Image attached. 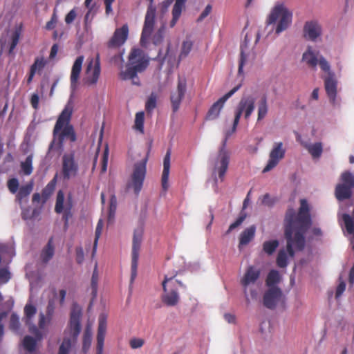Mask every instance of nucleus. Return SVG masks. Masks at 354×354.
<instances>
[{
  "label": "nucleus",
  "instance_id": "6e6552de",
  "mask_svg": "<svg viewBox=\"0 0 354 354\" xmlns=\"http://www.w3.org/2000/svg\"><path fill=\"white\" fill-rule=\"evenodd\" d=\"M100 73V59L97 53L95 58H89L88 60L83 78L84 84L89 87L95 86L98 82Z\"/></svg>",
  "mask_w": 354,
  "mask_h": 354
},
{
  "label": "nucleus",
  "instance_id": "58836bf2",
  "mask_svg": "<svg viewBox=\"0 0 354 354\" xmlns=\"http://www.w3.org/2000/svg\"><path fill=\"white\" fill-rule=\"evenodd\" d=\"M117 209V198L115 195H111L109 203L108 222L111 223L113 221L115 214Z\"/></svg>",
  "mask_w": 354,
  "mask_h": 354
},
{
  "label": "nucleus",
  "instance_id": "473e14b6",
  "mask_svg": "<svg viewBox=\"0 0 354 354\" xmlns=\"http://www.w3.org/2000/svg\"><path fill=\"white\" fill-rule=\"evenodd\" d=\"M243 289L245 301L248 305H250L252 301L257 300L258 291L254 285H248V288L243 287Z\"/></svg>",
  "mask_w": 354,
  "mask_h": 354
},
{
  "label": "nucleus",
  "instance_id": "4d7b16f0",
  "mask_svg": "<svg viewBox=\"0 0 354 354\" xmlns=\"http://www.w3.org/2000/svg\"><path fill=\"white\" fill-rule=\"evenodd\" d=\"M261 200V204L269 207H272L277 201V198H272L269 194H266L262 197L259 198Z\"/></svg>",
  "mask_w": 354,
  "mask_h": 354
},
{
  "label": "nucleus",
  "instance_id": "49530a36",
  "mask_svg": "<svg viewBox=\"0 0 354 354\" xmlns=\"http://www.w3.org/2000/svg\"><path fill=\"white\" fill-rule=\"evenodd\" d=\"M288 254L286 250H281L277 258V266L280 268H285L287 266Z\"/></svg>",
  "mask_w": 354,
  "mask_h": 354
},
{
  "label": "nucleus",
  "instance_id": "f03ea898",
  "mask_svg": "<svg viewBox=\"0 0 354 354\" xmlns=\"http://www.w3.org/2000/svg\"><path fill=\"white\" fill-rule=\"evenodd\" d=\"M72 111L73 107L69 102L58 117L53 131V140L48 149V156L61 155L64 149V142L66 140H69L72 142L76 140L73 127L70 124Z\"/></svg>",
  "mask_w": 354,
  "mask_h": 354
},
{
  "label": "nucleus",
  "instance_id": "b1692460",
  "mask_svg": "<svg viewBox=\"0 0 354 354\" xmlns=\"http://www.w3.org/2000/svg\"><path fill=\"white\" fill-rule=\"evenodd\" d=\"M171 149H168L163 159V170L162 174L161 184L162 189L166 192L169 187V176L170 171Z\"/></svg>",
  "mask_w": 354,
  "mask_h": 354
},
{
  "label": "nucleus",
  "instance_id": "20e7f679",
  "mask_svg": "<svg viewBox=\"0 0 354 354\" xmlns=\"http://www.w3.org/2000/svg\"><path fill=\"white\" fill-rule=\"evenodd\" d=\"M270 29L266 37L274 31L279 35L288 28V8L283 2L277 1L271 9L266 20V29Z\"/></svg>",
  "mask_w": 354,
  "mask_h": 354
},
{
  "label": "nucleus",
  "instance_id": "c03bdc74",
  "mask_svg": "<svg viewBox=\"0 0 354 354\" xmlns=\"http://www.w3.org/2000/svg\"><path fill=\"white\" fill-rule=\"evenodd\" d=\"M102 227H103V223H102V221L100 219V220H99L97 227H96V229H95V240H94L93 247V250H92V256L93 257L96 253L97 243H98V240H99L101 233H102Z\"/></svg>",
  "mask_w": 354,
  "mask_h": 354
},
{
  "label": "nucleus",
  "instance_id": "2f4dec72",
  "mask_svg": "<svg viewBox=\"0 0 354 354\" xmlns=\"http://www.w3.org/2000/svg\"><path fill=\"white\" fill-rule=\"evenodd\" d=\"M5 255H8L10 258L9 261L7 262L8 265L11 262L12 258L15 255V249L11 245L0 243V266L1 265Z\"/></svg>",
  "mask_w": 354,
  "mask_h": 354
},
{
  "label": "nucleus",
  "instance_id": "dca6fc26",
  "mask_svg": "<svg viewBox=\"0 0 354 354\" xmlns=\"http://www.w3.org/2000/svg\"><path fill=\"white\" fill-rule=\"evenodd\" d=\"M84 59V57L83 55L78 56L71 68V73L70 76V81H71V96L70 98L71 99L75 93V91L77 90L78 85H79V78L80 75L82 71V64Z\"/></svg>",
  "mask_w": 354,
  "mask_h": 354
},
{
  "label": "nucleus",
  "instance_id": "a19ab883",
  "mask_svg": "<svg viewBox=\"0 0 354 354\" xmlns=\"http://www.w3.org/2000/svg\"><path fill=\"white\" fill-rule=\"evenodd\" d=\"M144 120H145L144 112L143 111L138 112L136 114L134 127L137 131H140L142 133L144 132Z\"/></svg>",
  "mask_w": 354,
  "mask_h": 354
},
{
  "label": "nucleus",
  "instance_id": "052dcab7",
  "mask_svg": "<svg viewBox=\"0 0 354 354\" xmlns=\"http://www.w3.org/2000/svg\"><path fill=\"white\" fill-rule=\"evenodd\" d=\"M144 229L142 226H139L135 229L133 236V242L142 243Z\"/></svg>",
  "mask_w": 354,
  "mask_h": 354
},
{
  "label": "nucleus",
  "instance_id": "f8f14e48",
  "mask_svg": "<svg viewBox=\"0 0 354 354\" xmlns=\"http://www.w3.org/2000/svg\"><path fill=\"white\" fill-rule=\"evenodd\" d=\"M78 164L75 160L74 152L64 153L62 156V174L64 180L76 176L78 172Z\"/></svg>",
  "mask_w": 354,
  "mask_h": 354
},
{
  "label": "nucleus",
  "instance_id": "412c9836",
  "mask_svg": "<svg viewBox=\"0 0 354 354\" xmlns=\"http://www.w3.org/2000/svg\"><path fill=\"white\" fill-rule=\"evenodd\" d=\"M173 277H168L166 275L165 279L162 283V288L165 294L162 295V301L167 306H175L179 300V295L175 290H172L170 292L167 291V283L172 279Z\"/></svg>",
  "mask_w": 354,
  "mask_h": 354
},
{
  "label": "nucleus",
  "instance_id": "69168bd1",
  "mask_svg": "<svg viewBox=\"0 0 354 354\" xmlns=\"http://www.w3.org/2000/svg\"><path fill=\"white\" fill-rule=\"evenodd\" d=\"M318 64L321 69L324 72H330V66L327 60L322 56L320 55L318 59Z\"/></svg>",
  "mask_w": 354,
  "mask_h": 354
},
{
  "label": "nucleus",
  "instance_id": "e433bc0d",
  "mask_svg": "<svg viewBox=\"0 0 354 354\" xmlns=\"http://www.w3.org/2000/svg\"><path fill=\"white\" fill-rule=\"evenodd\" d=\"M92 340V331L91 326L88 324L86 327L83 337V346L82 349L86 352L91 346Z\"/></svg>",
  "mask_w": 354,
  "mask_h": 354
},
{
  "label": "nucleus",
  "instance_id": "680f3d73",
  "mask_svg": "<svg viewBox=\"0 0 354 354\" xmlns=\"http://www.w3.org/2000/svg\"><path fill=\"white\" fill-rule=\"evenodd\" d=\"M141 243L139 242H133L132 243V252H131V260L139 259V252L141 247Z\"/></svg>",
  "mask_w": 354,
  "mask_h": 354
},
{
  "label": "nucleus",
  "instance_id": "864d4df0",
  "mask_svg": "<svg viewBox=\"0 0 354 354\" xmlns=\"http://www.w3.org/2000/svg\"><path fill=\"white\" fill-rule=\"evenodd\" d=\"M97 280H98V272L97 264L95 266V268L92 274L91 279V288H92V295L93 297H95L97 295Z\"/></svg>",
  "mask_w": 354,
  "mask_h": 354
},
{
  "label": "nucleus",
  "instance_id": "37998d69",
  "mask_svg": "<svg viewBox=\"0 0 354 354\" xmlns=\"http://www.w3.org/2000/svg\"><path fill=\"white\" fill-rule=\"evenodd\" d=\"M307 149L313 158H319L322 153V145L317 142L307 146Z\"/></svg>",
  "mask_w": 354,
  "mask_h": 354
},
{
  "label": "nucleus",
  "instance_id": "338daca9",
  "mask_svg": "<svg viewBox=\"0 0 354 354\" xmlns=\"http://www.w3.org/2000/svg\"><path fill=\"white\" fill-rule=\"evenodd\" d=\"M55 308V306L54 300L53 299L49 300L48 306H47V309H46V317H47L48 322L51 319V318L53 315Z\"/></svg>",
  "mask_w": 354,
  "mask_h": 354
},
{
  "label": "nucleus",
  "instance_id": "a18cd8bd",
  "mask_svg": "<svg viewBox=\"0 0 354 354\" xmlns=\"http://www.w3.org/2000/svg\"><path fill=\"white\" fill-rule=\"evenodd\" d=\"M165 28V24H162L154 35L151 37L153 44L158 45L162 41Z\"/></svg>",
  "mask_w": 354,
  "mask_h": 354
},
{
  "label": "nucleus",
  "instance_id": "72a5a7b5",
  "mask_svg": "<svg viewBox=\"0 0 354 354\" xmlns=\"http://www.w3.org/2000/svg\"><path fill=\"white\" fill-rule=\"evenodd\" d=\"M281 281V275L278 271L272 270L269 272L266 281V286L268 288L272 287H278L277 284Z\"/></svg>",
  "mask_w": 354,
  "mask_h": 354
},
{
  "label": "nucleus",
  "instance_id": "c756f323",
  "mask_svg": "<svg viewBox=\"0 0 354 354\" xmlns=\"http://www.w3.org/2000/svg\"><path fill=\"white\" fill-rule=\"evenodd\" d=\"M256 232L255 225H251L249 227L246 228L242 233L240 234L239 238V245H245L248 244L254 237Z\"/></svg>",
  "mask_w": 354,
  "mask_h": 354
},
{
  "label": "nucleus",
  "instance_id": "6ab92c4d",
  "mask_svg": "<svg viewBox=\"0 0 354 354\" xmlns=\"http://www.w3.org/2000/svg\"><path fill=\"white\" fill-rule=\"evenodd\" d=\"M128 35L129 28L127 24H124L121 28H117L108 43L109 47H117L123 45L127 39Z\"/></svg>",
  "mask_w": 354,
  "mask_h": 354
},
{
  "label": "nucleus",
  "instance_id": "79ce46f5",
  "mask_svg": "<svg viewBox=\"0 0 354 354\" xmlns=\"http://www.w3.org/2000/svg\"><path fill=\"white\" fill-rule=\"evenodd\" d=\"M247 45V37L245 39V44L241 46V58L239 65L238 73L241 75L243 73V66L246 63L247 55L245 50V46Z\"/></svg>",
  "mask_w": 354,
  "mask_h": 354
},
{
  "label": "nucleus",
  "instance_id": "5701e85b",
  "mask_svg": "<svg viewBox=\"0 0 354 354\" xmlns=\"http://www.w3.org/2000/svg\"><path fill=\"white\" fill-rule=\"evenodd\" d=\"M64 194L62 190H59L57 194L56 203L55 211L57 214L62 213L64 210L71 212L73 207V199L71 195L67 198L66 202L64 205Z\"/></svg>",
  "mask_w": 354,
  "mask_h": 354
},
{
  "label": "nucleus",
  "instance_id": "c85d7f7f",
  "mask_svg": "<svg viewBox=\"0 0 354 354\" xmlns=\"http://www.w3.org/2000/svg\"><path fill=\"white\" fill-rule=\"evenodd\" d=\"M342 220L344 221L346 232L348 234L352 235V237L350 239V244L352 250H354V218L348 214H344L342 215Z\"/></svg>",
  "mask_w": 354,
  "mask_h": 354
},
{
  "label": "nucleus",
  "instance_id": "f3484780",
  "mask_svg": "<svg viewBox=\"0 0 354 354\" xmlns=\"http://www.w3.org/2000/svg\"><path fill=\"white\" fill-rule=\"evenodd\" d=\"M282 297V292L278 287L268 288L263 295V304L269 309H274Z\"/></svg>",
  "mask_w": 354,
  "mask_h": 354
},
{
  "label": "nucleus",
  "instance_id": "5fc2aeb1",
  "mask_svg": "<svg viewBox=\"0 0 354 354\" xmlns=\"http://www.w3.org/2000/svg\"><path fill=\"white\" fill-rule=\"evenodd\" d=\"M46 62L43 57H37L35 59V62L31 66L30 69L34 71L35 73L41 71L45 66Z\"/></svg>",
  "mask_w": 354,
  "mask_h": 354
},
{
  "label": "nucleus",
  "instance_id": "3c124183",
  "mask_svg": "<svg viewBox=\"0 0 354 354\" xmlns=\"http://www.w3.org/2000/svg\"><path fill=\"white\" fill-rule=\"evenodd\" d=\"M71 348V341L65 337L59 346L58 354H69Z\"/></svg>",
  "mask_w": 354,
  "mask_h": 354
},
{
  "label": "nucleus",
  "instance_id": "9d476101",
  "mask_svg": "<svg viewBox=\"0 0 354 354\" xmlns=\"http://www.w3.org/2000/svg\"><path fill=\"white\" fill-rule=\"evenodd\" d=\"M226 140L227 138L223 141L222 146L218 151V155L213 160V174L218 173V178L221 181L223 180L230 162V153L225 148Z\"/></svg>",
  "mask_w": 354,
  "mask_h": 354
},
{
  "label": "nucleus",
  "instance_id": "f257e3e1",
  "mask_svg": "<svg viewBox=\"0 0 354 354\" xmlns=\"http://www.w3.org/2000/svg\"><path fill=\"white\" fill-rule=\"evenodd\" d=\"M312 225L310 207L306 199L300 200V207L293 221L289 217V257H293L295 250L301 251L305 246L304 235Z\"/></svg>",
  "mask_w": 354,
  "mask_h": 354
},
{
  "label": "nucleus",
  "instance_id": "4be33fe9",
  "mask_svg": "<svg viewBox=\"0 0 354 354\" xmlns=\"http://www.w3.org/2000/svg\"><path fill=\"white\" fill-rule=\"evenodd\" d=\"M260 277V270L253 266L248 267L240 283L243 287L248 288V285H254Z\"/></svg>",
  "mask_w": 354,
  "mask_h": 354
},
{
  "label": "nucleus",
  "instance_id": "f704fd0d",
  "mask_svg": "<svg viewBox=\"0 0 354 354\" xmlns=\"http://www.w3.org/2000/svg\"><path fill=\"white\" fill-rule=\"evenodd\" d=\"M258 116H257V122H260L266 116L268 112V106L267 104V100L265 96H263L261 100L258 103Z\"/></svg>",
  "mask_w": 354,
  "mask_h": 354
},
{
  "label": "nucleus",
  "instance_id": "603ef678",
  "mask_svg": "<svg viewBox=\"0 0 354 354\" xmlns=\"http://www.w3.org/2000/svg\"><path fill=\"white\" fill-rule=\"evenodd\" d=\"M11 277V273L9 271V268L6 266L0 268V282L6 283L9 281Z\"/></svg>",
  "mask_w": 354,
  "mask_h": 354
},
{
  "label": "nucleus",
  "instance_id": "09e8293b",
  "mask_svg": "<svg viewBox=\"0 0 354 354\" xmlns=\"http://www.w3.org/2000/svg\"><path fill=\"white\" fill-rule=\"evenodd\" d=\"M157 96L154 93H151L149 96L146 104L145 109L147 112H151L156 106Z\"/></svg>",
  "mask_w": 354,
  "mask_h": 354
},
{
  "label": "nucleus",
  "instance_id": "6e6d98bb",
  "mask_svg": "<svg viewBox=\"0 0 354 354\" xmlns=\"http://www.w3.org/2000/svg\"><path fill=\"white\" fill-rule=\"evenodd\" d=\"M10 328L15 332H17L20 328L19 317L16 313H12L10 317Z\"/></svg>",
  "mask_w": 354,
  "mask_h": 354
},
{
  "label": "nucleus",
  "instance_id": "393cba45",
  "mask_svg": "<svg viewBox=\"0 0 354 354\" xmlns=\"http://www.w3.org/2000/svg\"><path fill=\"white\" fill-rule=\"evenodd\" d=\"M320 55L319 50L313 49L311 46H308L306 50L303 53L302 60L309 67L315 68L318 64V59Z\"/></svg>",
  "mask_w": 354,
  "mask_h": 354
},
{
  "label": "nucleus",
  "instance_id": "e2e57ef3",
  "mask_svg": "<svg viewBox=\"0 0 354 354\" xmlns=\"http://www.w3.org/2000/svg\"><path fill=\"white\" fill-rule=\"evenodd\" d=\"M245 218L246 215L245 214L240 215L239 217L230 225L229 229L227 231V233H230L231 231L234 230L235 228L241 225L245 219Z\"/></svg>",
  "mask_w": 354,
  "mask_h": 354
},
{
  "label": "nucleus",
  "instance_id": "7ed1b4c3",
  "mask_svg": "<svg viewBox=\"0 0 354 354\" xmlns=\"http://www.w3.org/2000/svg\"><path fill=\"white\" fill-rule=\"evenodd\" d=\"M112 61L114 63H120L121 70L119 77L122 80H131L133 85H140V80L138 73L144 71L149 65L148 56L140 49H133L129 56V62L126 68H122V64L124 62L123 53L115 55L113 57Z\"/></svg>",
  "mask_w": 354,
  "mask_h": 354
},
{
  "label": "nucleus",
  "instance_id": "1a4fd4ad",
  "mask_svg": "<svg viewBox=\"0 0 354 354\" xmlns=\"http://www.w3.org/2000/svg\"><path fill=\"white\" fill-rule=\"evenodd\" d=\"M156 12V7L151 3L149 4L145 15L144 25L140 37V44L143 47H147L154 30Z\"/></svg>",
  "mask_w": 354,
  "mask_h": 354
},
{
  "label": "nucleus",
  "instance_id": "bf43d9fd",
  "mask_svg": "<svg viewBox=\"0 0 354 354\" xmlns=\"http://www.w3.org/2000/svg\"><path fill=\"white\" fill-rule=\"evenodd\" d=\"M19 40V33L15 31L11 37V42L10 44L8 53L10 55L13 53L15 48H16Z\"/></svg>",
  "mask_w": 354,
  "mask_h": 354
},
{
  "label": "nucleus",
  "instance_id": "2eb2a0df",
  "mask_svg": "<svg viewBox=\"0 0 354 354\" xmlns=\"http://www.w3.org/2000/svg\"><path fill=\"white\" fill-rule=\"evenodd\" d=\"M285 154V149H283V143L275 142L273 145L269 155V160L267 165L263 169V173H266L274 168L279 161L283 158Z\"/></svg>",
  "mask_w": 354,
  "mask_h": 354
},
{
  "label": "nucleus",
  "instance_id": "13d9d810",
  "mask_svg": "<svg viewBox=\"0 0 354 354\" xmlns=\"http://www.w3.org/2000/svg\"><path fill=\"white\" fill-rule=\"evenodd\" d=\"M19 180L16 178H12L8 181L7 186L12 194H16L19 188Z\"/></svg>",
  "mask_w": 354,
  "mask_h": 354
},
{
  "label": "nucleus",
  "instance_id": "aec40b11",
  "mask_svg": "<svg viewBox=\"0 0 354 354\" xmlns=\"http://www.w3.org/2000/svg\"><path fill=\"white\" fill-rule=\"evenodd\" d=\"M304 34L308 39L315 41L322 34V27L317 21H306L304 27Z\"/></svg>",
  "mask_w": 354,
  "mask_h": 354
},
{
  "label": "nucleus",
  "instance_id": "ea45409f",
  "mask_svg": "<svg viewBox=\"0 0 354 354\" xmlns=\"http://www.w3.org/2000/svg\"><path fill=\"white\" fill-rule=\"evenodd\" d=\"M57 183L56 177L52 179L42 191V197L47 200L53 193Z\"/></svg>",
  "mask_w": 354,
  "mask_h": 354
},
{
  "label": "nucleus",
  "instance_id": "de8ad7c7",
  "mask_svg": "<svg viewBox=\"0 0 354 354\" xmlns=\"http://www.w3.org/2000/svg\"><path fill=\"white\" fill-rule=\"evenodd\" d=\"M23 346L28 351L32 352L35 348L36 340L33 337L27 335L24 338Z\"/></svg>",
  "mask_w": 354,
  "mask_h": 354
},
{
  "label": "nucleus",
  "instance_id": "423d86ee",
  "mask_svg": "<svg viewBox=\"0 0 354 354\" xmlns=\"http://www.w3.org/2000/svg\"><path fill=\"white\" fill-rule=\"evenodd\" d=\"M147 155L142 160L133 165L132 174L127 184V188L132 189L136 195H138L142 188L147 174Z\"/></svg>",
  "mask_w": 354,
  "mask_h": 354
},
{
  "label": "nucleus",
  "instance_id": "8fccbe9b",
  "mask_svg": "<svg viewBox=\"0 0 354 354\" xmlns=\"http://www.w3.org/2000/svg\"><path fill=\"white\" fill-rule=\"evenodd\" d=\"M193 44L190 40H185L182 44L181 52L179 55L180 59H183L188 55L192 48Z\"/></svg>",
  "mask_w": 354,
  "mask_h": 354
},
{
  "label": "nucleus",
  "instance_id": "bb28decb",
  "mask_svg": "<svg viewBox=\"0 0 354 354\" xmlns=\"http://www.w3.org/2000/svg\"><path fill=\"white\" fill-rule=\"evenodd\" d=\"M326 92L332 102H335L337 95V81L333 77L329 75L324 80Z\"/></svg>",
  "mask_w": 354,
  "mask_h": 354
},
{
  "label": "nucleus",
  "instance_id": "4468645a",
  "mask_svg": "<svg viewBox=\"0 0 354 354\" xmlns=\"http://www.w3.org/2000/svg\"><path fill=\"white\" fill-rule=\"evenodd\" d=\"M82 317V308L77 304L73 305L71 313L69 324L70 335L73 339H76L81 331L80 319Z\"/></svg>",
  "mask_w": 354,
  "mask_h": 354
},
{
  "label": "nucleus",
  "instance_id": "0eeeda50",
  "mask_svg": "<svg viewBox=\"0 0 354 354\" xmlns=\"http://www.w3.org/2000/svg\"><path fill=\"white\" fill-rule=\"evenodd\" d=\"M341 183H338L335 189L336 198L343 201L351 198L354 188V176L350 171H344L340 176Z\"/></svg>",
  "mask_w": 354,
  "mask_h": 354
},
{
  "label": "nucleus",
  "instance_id": "774afa93",
  "mask_svg": "<svg viewBox=\"0 0 354 354\" xmlns=\"http://www.w3.org/2000/svg\"><path fill=\"white\" fill-rule=\"evenodd\" d=\"M145 343V341L141 338H132L129 344L131 348L133 349H137L143 346Z\"/></svg>",
  "mask_w": 354,
  "mask_h": 354
},
{
  "label": "nucleus",
  "instance_id": "ddd939ff",
  "mask_svg": "<svg viewBox=\"0 0 354 354\" xmlns=\"http://www.w3.org/2000/svg\"><path fill=\"white\" fill-rule=\"evenodd\" d=\"M240 88L241 84L236 86L232 90L225 94L223 97L219 98L216 102H214L209 109L206 115V119L207 120H213L216 119L219 116L221 111L223 108L225 102L230 97H232Z\"/></svg>",
  "mask_w": 354,
  "mask_h": 354
},
{
  "label": "nucleus",
  "instance_id": "a211bd4d",
  "mask_svg": "<svg viewBox=\"0 0 354 354\" xmlns=\"http://www.w3.org/2000/svg\"><path fill=\"white\" fill-rule=\"evenodd\" d=\"M37 313V308L35 306L31 304H27L24 307V322L25 324L28 326L29 331L35 335L38 338L41 337V334L37 328V326L32 322V318Z\"/></svg>",
  "mask_w": 354,
  "mask_h": 354
},
{
  "label": "nucleus",
  "instance_id": "9b49d317",
  "mask_svg": "<svg viewBox=\"0 0 354 354\" xmlns=\"http://www.w3.org/2000/svg\"><path fill=\"white\" fill-rule=\"evenodd\" d=\"M187 89V79L185 76H178L176 88L171 92L170 101L174 112L177 111L185 97Z\"/></svg>",
  "mask_w": 354,
  "mask_h": 354
},
{
  "label": "nucleus",
  "instance_id": "a878e982",
  "mask_svg": "<svg viewBox=\"0 0 354 354\" xmlns=\"http://www.w3.org/2000/svg\"><path fill=\"white\" fill-rule=\"evenodd\" d=\"M175 3L173 6L171 15L172 19L169 22V26L173 28L175 26L180 19L183 10L185 8V3L187 0H174Z\"/></svg>",
  "mask_w": 354,
  "mask_h": 354
},
{
  "label": "nucleus",
  "instance_id": "7c9ffc66",
  "mask_svg": "<svg viewBox=\"0 0 354 354\" xmlns=\"http://www.w3.org/2000/svg\"><path fill=\"white\" fill-rule=\"evenodd\" d=\"M54 252H55V248H54V245H53V238H50L48 240L47 245L45 246V248L41 251V261L44 263H46L47 262H48L50 261V259H52V257L54 255Z\"/></svg>",
  "mask_w": 354,
  "mask_h": 354
},
{
  "label": "nucleus",
  "instance_id": "0e129e2a",
  "mask_svg": "<svg viewBox=\"0 0 354 354\" xmlns=\"http://www.w3.org/2000/svg\"><path fill=\"white\" fill-rule=\"evenodd\" d=\"M339 283L336 288V292H335V298L336 299L339 298L342 295V293L344 292V290L346 289V283H345L344 281L342 279V277H339Z\"/></svg>",
  "mask_w": 354,
  "mask_h": 354
},
{
  "label": "nucleus",
  "instance_id": "4c0bfd02",
  "mask_svg": "<svg viewBox=\"0 0 354 354\" xmlns=\"http://www.w3.org/2000/svg\"><path fill=\"white\" fill-rule=\"evenodd\" d=\"M279 243L277 240L266 241L263 244V250L268 255H272L278 248Z\"/></svg>",
  "mask_w": 354,
  "mask_h": 354
},
{
  "label": "nucleus",
  "instance_id": "cd10ccee",
  "mask_svg": "<svg viewBox=\"0 0 354 354\" xmlns=\"http://www.w3.org/2000/svg\"><path fill=\"white\" fill-rule=\"evenodd\" d=\"M32 188L33 185L32 183H29L19 187V192L16 196V199L20 205L28 203V196L31 193Z\"/></svg>",
  "mask_w": 354,
  "mask_h": 354
},
{
  "label": "nucleus",
  "instance_id": "39448f33",
  "mask_svg": "<svg viewBox=\"0 0 354 354\" xmlns=\"http://www.w3.org/2000/svg\"><path fill=\"white\" fill-rule=\"evenodd\" d=\"M255 102L256 99L252 95H246L241 97L234 109V118L232 130L226 133V137L230 136L236 131L241 116L245 120L250 118L255 109Z\"/></svg>",
  "mask_w": 354,
  "mask_h": 354
},
{
  "label": "nucleus",
  "instance_id": "c9c22d12",
  "mask_svg": "<svg viewBox=\"0 0 354 354\" xmlns=\"http://www.w3.org/2000/svg\"><path fill=\"white\" fill-rule=\"evenodd\" d=\"M33 156L32 154L28 155L26 160L21 162V169L22 173L26 176H29L32 174Z\"/></svg>",
  "mask_w": 354,
  "mask_h": 354
}]
</instances>
